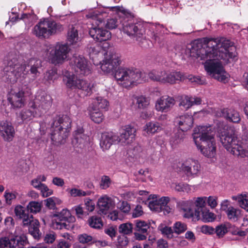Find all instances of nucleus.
I'll return each mask as SVG.
<instances>
[{"mask_svg":"<svg viewBox=\"0 0 248 248\" xmlns=\"http://www.w3.org/2000/svg\"><path fill=\"white\" fill-rule=\"evenodd\" d=\"M44 202L46 203V206L48 208L52 209H54L56 206V204L60 203L61 202V201L59 200L58 198L52 197L44 201Z\"/></svg>","mask_w":248,"mask_h":248,"instance_id":"5fc2aeb1","label":"nucleus"},{"mask_svg":"<svg viewBox=\"0 0 248 248\" xmlns=\"http://www.w3.org/2000/svg\"><path fill=\"white\" fill-rule=\"evenodd\" d=\"M71 63L74 66L75 71L79 74L88 75L90 73V69L87 59L81 55L74 56Z\"/></svg>","mask_w":248,"mask_h":248,"instance_id":"f3484780","label":"nucleus"},{"mask_svg":"<svg viewBox=\"0 0 248 248\" xmlns=\"http://www.w3.org/2000/svg\"><path fill=\"white\" fill-rule=\"evenodd\" d=\"M232 199L237 201L241 208L248 211V200L247 199L246 195H240L237 196H233Z\"/></svg>","mask_w":248,"mask_h":248,"instance_id":"8fccbe9b","label":"nucleus"},{"mask_svg":"<svg viewBox=\"0 0 248 248\" xmlns=\"http://www.w3.org/2000/svg\"><path fill=\"white\" fill-rule=\"evenodd\" d=\"M164 75V70H153L148 74L149 78L154 81L162 83Z\"/></svg>","mask_w":248,"mask_h":248,"instance_id":"4c0bfd02","label":"nucleus"},{"mask_svg":"<svg viewBox=\"0 0 248 248\" xmlns=\"http://www.w3.org/2000/svg\"><path fill=\"white\" fill-rule=\"evenodd\" d=\"M227 216L228 218L234 221H237L241 214V211L231 206L228 208Z\"/></svg>","mask_w":248,"mask_h":248,"instance_id":"49530a36","label":"nucleus"},{"mask_svg":"<svg viewBox=\"0 0 248 248\" xmlns=\"http://www.w3.org/2000/svg\"><path fill=\"white\" fill-rule=\"evenodd\" d=\"M201 215L202 216L200 217V219L204 222H213L216 218V216L209 210L201 209Z\"/></svg>","mask_w":248,"mask_h":248,"instance_id":"ea45409f","label":"nucleus"},{"mask_svg":"<svg viewBox=\"0 0 248 248\" xmlns=\"http://www.w3.org/2000/svg\"><path fill=\"white\" fill-rule=\"evenodd\" d=\"M31 184L34 187L41 191L44 197H47L53 193V190L49 189L45 184L41 183L38 178L32 180Z\"/></svg>","mask_w":248,"mask_h":248,"instance_id":"72a5a7b5","label":"nucleus"},{"mask_svg":"<svg viewBox=\"0 0 248 248\" xmlns=\"http://www.w3.org/2000/svg\"><path fill=\"white\" fill-rule=\"evenodd\" d=\"M28 243L27 237L25 235L16 236L9 238L7 237L0 238V248H24Z\"/></svg>","mask_w":248,"mask_h":248,"instance_id":"2eb2a0df","label":"nucleus"},{"mask_svg":"<svg viewBox=\"0 0 248 248\" xmlns=\"http://www.w3.org/2000/svg\"><path fill=\"white\" fill-rule=\"evenodd\" d=\"M119 136L112 132H105L102 134L100 145L103 150H108L111 146L118 141Z\"/></svg>","mask_w":248,"mask_h":248,"instance_id":"5701e85b","label":"nucleus"},{"mask_svg":"<svg viewBox=\"0 0 248 248\" xmlns=\"http://www.w3.org/2000/svg\"><path fill=\"white\" fill-rule=\"evenodd\" d=\"M16 216L19 219H22L23 226H28V223L30 222L31 218H33L31 215L29 214L27 208H25L21 205H17L15 208Z\"/></svg>","mask_w":248,"mask_h":248,"instance_id":"a878e982","label":"nucleus"},{"mask_svg":"<svg viewBox=\"0 0 248 248\" xmlns=\"http://www.w3.org/2000/svg\"><path fill=\"white\" fill-rule=\"evenodd\" d=\"M118 243L120 247H124L126 246L128 243L127 237L124 235L119 236L118 238Z\"/></svg>","mask_w":248,"mask_h":248,"instance_id":"338daca9","label":"nucleus"},{"mask_svg":"<svg viewBox=\"0 0 248 248\" xmlns=\"http://www.w3.org/2000/svg\"><path fill=\"white\" fill-rule=\"evenodd\" d=\"M72 121L67 115L54 117L51 126V139L56 145L63 144L68 137Z\"/></svg>","mask_w":248,"mask_h":248,"instance_id":"20e7f679","label":"nucleus"},{"mask_svg":"<svg viewBox=\"0 0 248 248\" xmlns=\"http://www.w3.org/2000/svg\"><path fill=\"white\" fill-rule=\"evenodd\" d=\"M136 101V104L139 108H145L149 104V100L143 96L137 97Z\"/></svg>","mask_w":248,"mask_h":248,"instance_id":"bf43d9fd","label":"nucleus"},{"mask_svg":"<svg viewBox=\"0 0 248 248\" xmlns=\"http://www.w3.org/2000/svg\"><path fill=\"white\" fill-rule=\"evenodd\" d=\"M218 137L222 145L233 155L240 158H248V137L238 140L232 129L220 130Z\"/></svg>","mask_w":248,"mask_h":248,"instance_id":"7ed1b4c3","label":"nucleus"},{"mask_svg":"<svg viewBox=\"0 0 248 248\" xmlns=\"http://www.w3.org/2000/svg\"><path fill=\"white\" fill-rule=\"evenodd\" d=\"M215 229V233L219 237H222L227 232L228 228L225 224L217 226Z\"/></svg>","mask_w":248,"mask_h":248,"instance_id":"13d9d810","label":"nucleus"},{"mask_svg":"<svg viewBox=\"0 0 248 248\" xmlns=\"http://www.w3.org/2000/svg\"><path fill=\"white\" fill-rule=\"evenodd\" d=\"M136 129L133 126L127 125L123 129L121 133L118 142L124 145L131 144L135 140Z\"/></svg>","mask_w":248,"mask_h":248,"instance_id":"412c9836","label":"nucleus"},{"mask_svg":"<svg viewBox=\"0 0 248 248\" xmlns=\"http://www.w3.org/2000/svg\"><path fill=\"white\" fill-rule=\"evenodd\" d=\"M63 80L67 87L70 89L81 90L85 95H90L92 93L93 85L85 80L78 79L73 74H67L64 76Z\"/></svg>","mask_w":248,"mask_h":248,"instance_id":"1a4fd4ad","label":"nucleus"},{"mask_svg":"<svg viewBox=\"0 0 248 248\" xmlns=\"http://www.w3.org/2000/svg\"><path fill=\"white\" fill-rule=\"evenodd\" d=\"M201 103L202 100L199 97L185 96L181 98L179 105L183 107L184 109H187L194 105H199Z\"/></svg>","mask_w":248,"mask_h":248,"instance_id":"7c9ffc66","label":"nucleus"},{"mask_svg":"<svg viewBox=\"0 0 248 248\" xmlns=\"http://www.w3.org/2000/svg\"><path fill=\"white\" fill-rule=\"evenodd\" d=\"M136 226L134 230L137 232H140L142 233H147L148 230L150 228V224L144 221L135 220Z\"/></svg>","mask_w":248,"mask_h":248,"instance_id":"a19ab883","label":"nucleus"},{"mask_svg":"<svg viewBox=\"0 0 248 248\" xmlns=\"http://www.w3.org/2000/svg\"><path fill=\"white\" fill-rule=\"evenodd\" d=\"M40 223L37 219L31 218L30 222L28 223L29 226V232L30 234L35 239H38L41 235L39 229Z\"/></svg>","mask_w":248,"mask_h":248,"instance_id":"f704fd0d","label":"nucleus"},{"mask_svg":"<svg viewBox=\"0 0 248 248\" xmlns=\"http://www.w3.org/2000/svg\"><path fill=\"white\" fill-rule=\"evenodd\" d=\"M97 41L102 42V41H107L111 38V33L102 28L99 29V32H98Z\"/></svg>","mask_w":248,"mask_h":248,"instance_id":"603ef678","label":"nucleus"},{"mask_svg":"<svg viewBox=\"0 0 248 248\" xmlns=\"http://www.w3.org/2000/svg\"><path fill=\"white\" fill-rule=\"evenodd\" d=\"M58 78L57 70L52 69L47 71L45 74L44 78L48 81H53Z\"/></svg>","mask_w":248,"mask_h":248,"instance_id":"4d7b16f0","label":"nucleus"},{"mask_svg":"<svg viewBox=\"0 0 248 248\" xmlns=\"http://www.w3.org/2000/svg\"><path fill=\"white\" fill-rule=\"evenodd\" d=\"M207 200L206 197H198L194 202V204L197 209H194V204L192 201H188L183 202L182 203V209L186 213L185 216L186 217L197 218L198 220L200 218L201 209H203L206 204Z\"/></svg>","mask_w":248,"mask_h":248,"instance_id":"0eeeda50","label":"nucleus"},{"mask_svg":"<svg viewBox=\"0 0 248 248\" xmlns=\"http://www.w3.org/2000/svg\"><path fill=\"white\" fill-rule=\"evenodd\" d=\"M69 46L65 44H57L50 52L51 62L55 64L62 63L67 57Z\"/></svg>","mask_w":248,"mask_h":248,"instance_id":"4468645a","label":"nucleus"},{"mask_svg":"<svg viewBox=\"0 0 248 248\" xmlns=\"http://www.w3.org/2000/svg\"><path fill=\"white\" fill-rule=\"evenodd\" d=\"M102 43H101L99 44V46H101V49L102 48L104 51L106 52V54L107 55H108V53H109L110 52H115L114 51H112V48L110 47L109 43L107 41H102Z\"/></svg>","mask_w":248,"mask_h":248,"instance_id":"680f3d73","label":"nucleus"},{"mask_svg":"<svg viewBox=\"0 0 248 248\" xmlns=\"http://www.w3.org/2000/svg\"><path fill=\"white\" fill-rule=\"evenodd\" d=\"M133 229V224L129 222L123 223L119 226V232L124 235L131 234Z\"/></svg>","mask_w":248,"mask_h":248,"instance_id":"09e8293b","label":"nucleus"},{"mask_svg":"<svg viewBox=\"0 0 248 248\" xmlns=\"http://www.w3.org/2000/svg\"><path fill=\"white\" fill-rule=\"evenodd\" d=\"M158 229L160 231L162 234L166 236L168 238H172L174 237V233L173 229L171 227L167 226L163 224H161L158 227Z\"/></svg>","mask_w":248,"mask_h":248,"instance_id":"c03bdc74","label":"nucleus"},{"mask_svg":"<svg viewBox=\"0 0 248 248\" xmlns=\"http://www.w3.org/2000/svg\"><path fill=\"white\" fill-rule=\"evenodd\" d=\"M90 115L91 119L95 123L99 124L104 119V116L101 111L94 107L91 108L90 110Z\"/></svg>","mask_w":248,"mask_h":248,"instance_id":"e433bc0d","label":"nucleus"},{"mask_svg":"<svg viewBox=\"0 0 248 248\" xmlns=\"http://www.w3.org/2000/svg\"><path fill=\"white\" fill-rule=\"evenodd\" d=\"M175 104L173 98L168 96H162L157 101L155 107L158 111H168Z\"/></svg>","mask_w":248,"mask_h":248,"instance_id":"393cba45","label":"nucleus"},{"mask_svg":"<svg viewBox=\"0 0 248 248\" xmlns=\"http://www.w3.org/2000/svg\"><path fill=\"white\" fill-rule=\"evenodd\" d=\"M161 129L160 124L156 122H149L146 124L145 130L148 134H154Z\"/></svg>","mask_w":248,"mask_h":248,"instance_id":"de8ad7c7","label":"nucleus"},{"mask_svg":"<svg viewBox=\"0 0 248 248\" xmlns=\"http://www.w3.org/2000/svg\"><path fill=\"white\" fill-rule=\"evenodd\" d=\"M115 206V203L111 198L107 196H103L98 200L97 204V212L99 214L107 215L110 210Z\"/></svg>","mask_w":248,"mask_h":248,"instance_id":"4be33fe9","label":"nucleus"},{"mask_svg":"<svg viewBox=\"0 0 248 248\" xmlns=\"http://www.w3.org/2000/svg\"><path fill=\"white\" fill-rule=\"evenodd\" d=\"M4 197L6 203L10 205L12 203V200L16 198V195L15 193L8 192L7 191H6L4 193Z\"/></svg>","mask_w":248,"mask_h":248,"instance_id":"0e129e2a","label":"nucleus"},{"mask_svg":"<svg viewBox=\"0 0 248 248\" xmlns=\"http://www.w3.org/2000/svg\"><path fill=\"white\" fill-rule=\"evenodd\" d=\"M75 210L78 217H82L83 216H86L88 215L87 212L83 211V208L81 205L75 206Z\"/></svg>","mask_w":248,"mask_h":248,"instance_id":"69168bd1","label":"nucleus"},{"mask_svg":"<svg viewBox=\"0 0 248 248\" xmlns=\"http://www.w3.org/2000/svg\"><path fill=\"white\" fill-rule=\"evenodd\" d=\"M120 64V54L110 52L108 57L101 62V69L105 73H110Z\"/></svg>","mask_w":248,"mask_h":248,"instance_id":"dca6fc26","label":"nucleus"},{"mask_svg":"<svg viewBox=\"0 0 248 248\" xmlns=\"http://www.w3.org/2000/svg\"><path fill=\"white\" fill-rule=\"evenodd\" d=\"M0 133L5 140L11 141L14 136L15 130L10 122L2 121L0 123Z\"/></svg>","mask_w":248,"mask_h":248,"instance_id":"b1692460","label":"nucleus"},{"mask_svg":"<svg viewBox=\"0 0 248 248\" xmlns=\"http://www.w3.org/2000/svg\"><path fill=\"white\" fill-rule=\"evenodd\" d=\"M216 115L217 117H223L227 121L234 123H238L241 120L239 112L232 108L220 109L217 111Z\"/></svg>","mask_w":248,"mask_h":248,"instance_id":"aec40b11","label":"nucleus"},{"mask_svg":"<svg viewBox=\"0 0 248 248\" xmlns=\"http://www.w3.org/2000/svg\"><path fill=\"white\" fill-rule=\"evenodd\" d=\"M63 30L62 26L59 23L51 19L46 18L40 20L34 26L32 33L40 39H47Z\"/></svg>","mask_w":248,"mask_h":248,"instance_id":"39448f33","label":"nucleus"},{"mask_svg":"<svg viewBox=\"0 0 248 248\" xmlns=\"http://www.w3.org/2000/svg\"><path fill=\"white\" fill-rule=\"evenodd\" d=\"M78 238L79 242L82 244H88L90 245L92 243H95L97 247H105L107 246V243L106 242L96 241L92 236L86 233L80 234Z\"/></svg>","mask_w":248,"mask_h":248,"instance_id":"2f4dec72","label":"nucleus"},{"mask_svg":"<svg viewBox=\"0 0 248 248\" xmlns=\"http://www.w3.org/2000/svg\"><path fill=\"white\" fill-rule=\"evenodd\" d=\"M82 128H79L75 131V138L72 140V143L75 147L82 148L87 143L88 137L83 134Z\"/></svg>","mask_w":248,"mask_h":248,"instance_id":"cd10ccee","label":"nucleus"},{"mask_svg":"<svg viewBox=\"0 0 248 248\" xmlns=\"http://www.w3.org/2000/svg\"><path fill=\"white\" fill-rule=\"evenodd\" d=\"M88 221L89 226L93 228L100 229L103 225L101 218L96 216L90 217Z\"/></svg>","mask_w":248,"mask_h":248,"instance_id":"79ce46f5","label":"nucleus"},{"mask_svg":"<svg viewBox=\"0 0 248 248\" xmlns=\"http://www.w3.org/2000/svg\"><path fill=\"white\" fill-rule=\"evenodd\" d=\"M41 66V62L39 60L30 59L24 64H20L18 56L10 54L7 60V65L3 71L7 78L14 81L22 74L25 75L31 73L37 76L39 74L38 69Z\"/></svg>","mask_w":248,"mask_h":248,"instance_id":"f03ea898","label":"nucleus"},{"mask_svg":"<svg viewBox=\"0 0 248 248\" xmlns=\"http://www.w3.org/2000/svg\"><path fill=\"white\" fill-rule=\"evenodd\" d=\"M201 145H196L201 153L207 157H214L216 155V147L215 141L209 142L206 144L202 143Z\"/></svg>","mask_w":248,"mask_h":248,"instance_id":"bb28decb","label":"nucleus"},{"mask_svg":"<svg viewBox=\"0 0 248 248\" xmlns=\"http://www.w3.org/2000/svg\"><path fill=\"white\" fill-rule=\"evenodd\" d=\"M181 169L186 176L195 177L200 171V165L197 161L188 160L182 164Z\"/></svg>","mask_w":248,"mask_h":248,"instance_id":"6ab92c4d","label":"nucleus"},{"mask_svg":"<svg viewBox=\"0 0 248 248\" xmlns=\"http://www.w3.org/2000/svg\"><path fill=\"white\" fill-rule=\"evenodd\" d=\"M142 74L138 69L119 68L114 73V78L119 84L127 88L132 87L135 83H140Z\"/></svg>","mask_w":248,"mask_h":248,"instance_id":"423d86ee","label":"nucleus"},{"mask_svg":"<svg viewBox=\"0 0 248 248\" xmlns=\"http://www.w3.org/2000/svg\"><path fill=\"white\" fill-rule=\"evenodd\" d=\"M173 229L174 233L179 234L184 232L187 230V226L184 223L177 221L174 224Z\"/></svg>","mask_w":248,"mask_h":248,"instance_id":"864d4df0","label":"nucleus"},{"mask_svg":"<svg viewBox=\"0 0 248 248\" xmlns=\"http://www.w3.org/2000/svg\"><path fill=\"white\" fill-rule=\"evenodd\" d=\"M217 198L216 197L209 196L207 201L208 205L211 208H215L217 206Z\"/></svg>","mask_w":248,"mask_h":248,"instance_id":"774afa93","label":"nucleus"},{"mask_svg":"<svg viewBox=\"0 0 248 248\" xmlns=\"http://www.w3.org/2000/svg\"><path fill=\"white\" fill-rule=\"evenodd\" d=\"M184 132L181 129L178 130L171 138V142L174 144H177L180 143L184 138Z\"/></svg>","mask_w":248,"mask_h":248,"instance_id":"3c124183","label":"nucleus"},{"mask_svg":"<svg viewBox=\"0 0 248 248\" xmlns=\"http://www.w3.org/2000/svg\"><path fill=\"white\" fill-rule=\"evenodd\" d=\"M42 208V204L38 202H30L27 206V211L31 213L39 212Z\"/></svg>","mask_w":248,"mask_h":248,"instance_id":"a18cd8bd","label":"nucleus"},{"mask_svg":"<svg viewBox=\"0 0 248 248\" xmlns=\"http://www.w3.org/2000/svg\"><path fill=\"white\" fill-rule=\"evenodd\" d=\"M176 122L178 123L180 129L186 131L192 126L193 118L191 115H184L177 118Z\"/></svg>","mask_w":248,"mask_h":248,"instance_id":"c85d7f7f","label":"nucleus"},{"mask_svg":"<svg viewBox=\"0 0 248 248\" xmlns=\"http://www.w3.org/2000/svg\"><path fill=\"white\" fill-rule=\"evenodd\" d=\"M125 15L123 13L118 14L114 18L108 19L106 24V27L109 30H112L119 28H122V22L124 21L123 18H124Z\"/></svg>","mask_w":248,"mask_h":248,"instance_id":"c756f323","label":"nucleus"},{"mask_svg":"<svg viewBox=\"0 0 248 248\" xmlns=\"http://www.w3.org/2000/svg\"><path fill=\"white\" fill-rule=\"evenodd\" d=\"M215 133L211 126H200L197 129H194L193 134L195 144H198L197 140L199 138L201 143L206 144L209 142L214 141Z\"/></svg>","mask_w":248,"mask_h":248,"instance_id":"9b49d317","label":"nucleus"},{"mask_svg":"<svg viewBox=\"0 0 248 248\" xmlns=\"http://www.w3.org/2000/svg\"><path fill=\"white\" fill-rule=\"evenodd\" d=\"M109 103L106 99L102 97H97L94 99L92 107H94L98 110L99 109H107Z\"/></svg>","mask_w":248,"mask_h":248,"instance_id":"c9c22d12","label":"nucleus"},{"mask_svg":"<svg viewBox=\"0 0 248 248\" xmlns=\"http://www.w3.org/2000/svg\"><path fill=\"white\" fill-rule=\"evenodd\" d=\"M52 103L51 97L45 93H42L35 97L34 100L29 103V107L33 109H38L40 111L48 110Z\"/></svg>","mask_w":248,"mask_h":248,"instance_id":"ddd939ff","label":"nucleus"},{"mask_svg":"<svg viewBox=\"0 0 248 248\" xmlns=\"http://www.w3.org/2000/svg\"><path fill=\"white\" fill-rule=\"evenodd\" d=\"M201 231L206 234H213L215 233V229L213 227L208 225L202 226Z\"/></svg>","mask_w":248,"mask_h":248,"instance_id":"e2e57ef3","label":"nucleus"},{"mask_svg":"<svg viewBox=\"0 0 248 248\" xmlns=\"http://www.w3.org/2000/svg\"><path fill=\"white\" fill-rule=\"evenodd\" d=\"M36 113L30 109H23L18 114V117L20 118L22 121H29L32 119L35 116Z\"/></svg>","mask_w":248,"mask_h":248,"instance_id":"37998d69","label":"nucleus"},{"mask_svg":"<svg viewBox=\"0 0 248 248\" xmlns=\"http://www.w3.org/2000/svg\"><path fill=\"white\" fill-rule=\"evenodd\" d=\"M164 75L162 83L174 84L176 81L180 80L182 77L180 72L175 71L170 72L164 71Z\"/></svg>","mask_w":248,"mask_h":248,"instance_id":"473e14b6","label":"nucleus"},{"mask_svg":"<svg viewBox=\"0 0 248 248\" xmlns=\"http://www.w3.org/2000/svg\"><path fill=\"white\" fill-rule=\"evenodd\" d=\"M53 216L56 217L52 220L51 223V227L54 229L69 230L73 228L71 223L76 221L75 217L71 216L70 211L67 209H63L61 212L54 214Z\"/></svg>","mask_w":248,"mask_h":248,"instance_id":"6e6552de","label":"nucleus"},{"mask_svg":"<svg viewBox=\"0 0 248 248\" xmlns=\"http://www.w3.org/2000/svg\"><path fill=\"white\" fill-rule=\"evenodd\" d=\"M170 201L168 197H162L159 200H153L149 202V207L152 211L156 212H163L166 215L170 212L171 208L167 204Z\"/></svg>","mask_w":248,"mask_h":248,"instance_id":"a211bd4d","label":"nucleus"},{"mask_svg":"<svg viewBox=\"0 0 248 248\" xmlns=\"http://www.w3.org/2000/svg\"><path fill=\"white\" fill-rule=\"evenodd\" d=\"M123 19L124 21L122 22V28L125 33L129 36L136 38L137 40L143 35V26L141 24L138 23H134L132 20H128L125 16Z\"/></svg>","mask_w":248,"mask_h":248,"instance_id":"f8f14e48","label":"nucleus"},{"mask_svg":"<svg viewBox=\"0 0 248 248\" xmlns=\"http://www.w3.org/2000/svg\"><path fill=\"white\" fill-rule=\"evenodd\" d=\"M79 40L78 30L73 26L69 29L67 33V40L70 45L78 42Z\"/></svg>","mask_w":248,"mask_h":248,"instance_id":"58836bf2","label":"nucleus"},{"mask_svg":"<svg viewBox=\"0 0 248 248\" xmlns=\"http://www.w3.org/2000/svg\"><path fill=\"white\" fill-rule=\"evenodd\" d=\"M88 49L90 58L93 59L100 52L101 46L98 44H92Z\"/></svg>","mask_w":248,"mask_h":248,"instance_id":"6e6d98bb","label":"nucleus"},{"mask_svg":"<svg viewBox=\"0 0 248 248\" xmlns=\"http://www.w3.org/2000/svg\"><path fill=\"white\" fill-rule=\"evenodd\" d=\"M111 184V180L108 176H103L101 180L100 186L102 189H106L108 188Z\"/></svg>","mask_w":248,"mask_h":248,"instance_id":"052dcab7","label":"nucleus"},{"mask_svg":"<svg viewBox=\"0 0 248 248\" xmlns=\"http://www.w3.org/2000/svg\"><path fill=\"white\" fill-rule=\"evenodd\" d=\"M204 45L200 40H196L186 49L187 57L205 61L204 68L207 73L215 79L225 82L227 77L219 61L227 63L236 54L233 43L224 37L204 38Z\"/></svg>","mask_w":248,"mask_h":248,"instance_id":"f257e3e1","label":"nucleus"},{"mask_svg":"<svg viewBox=\"0 0 248 248\" xmlns=\"http://www.w3.org/2000/svg\"><path fill=\"white\" fill-rule=\"evenodd\" d=\"M30 91L26 85L12 90L8 98L11 106L16 108L23 107L25 104L27 95L30 93Z\"/></svg>","mask_w":248,"mask_h":248,"instance_id":"9d476101","label":"nucleus"}]
</instances>
